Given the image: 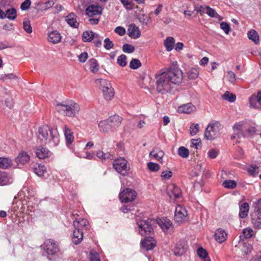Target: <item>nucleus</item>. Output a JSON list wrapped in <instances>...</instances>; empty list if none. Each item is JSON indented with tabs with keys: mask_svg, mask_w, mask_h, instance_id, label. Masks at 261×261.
<instances>
[{
	"mask_svg": "<svg viewBox=\"0 0 261 261\" xmlns=\"http://www.w3.org/2000/svg\"><path fill=\"white\" fill-rule=\"evenodd\" d=\"M62 36L57 31H52L47 35V40L53 44H57L61 42Z\"/></svg>",
	"mask_w": 261,
	"mask_h": 261,
	"instance_id": "obj_17",
	"label": "nucleus"
},
{
	"mask_svg": "<svg viewBox=\"0 0 261 261\" xmlns=\"http://www.w3.org/2000/svg\"><path fill=\"white\" fill-rule=\"evenodd\" d=\"M221 126V124L218 121L209 124L204 133L205 138L210 140L214 139L218 136Z\"/></svg>",
	"mask_w": 261,
	"mask_h": 261,
	"instance_id": "obj_8",
	"label": "nucleus"
},
{
	"mask_svg": "<svg viewBox=\"0 0 261 261\" xmlns=\"http://www.w3.org/2000/svg\"><path fill=\"white\" fill-rule=\"evenodd\" d=\"M201 140L200 139H193L191 141V147H195V149H197L200 147V143Z\"/></svg>",
	"mask_w": 261,
	"mask_h": 261,
	"instance_id": "obj_63",
	"label": "nucleus"
},
{
	"mask_svg": "<svg viewBox=\"0 0 261 261\" xmlns=\"http://www.w3.org/2000/svg\"><path fill=\"white\" fill-rule=\"evenodd\" d=\"M141 66V62L137 59H133L129 63V67L132 69H137Z\"/></svg>",
	"mask_w": 261,
	"mask_h": 261,
	"instance_id": "obj_47",
	"label": "nucleus"
},
{
	"mask_svg": "<svg viewBox=\"0 0 261 261\" xmlns=\"http://www.w3.org/2000/svg\"><path fill=\"white\" fill-rule=\"evenodd\" d=\"M249 211V205L247 202H243L239 203V217L241 218L244 219L248 215Z\"/></svg>",
	"mask_w": 261,
	"mask_h": 261,
	"instance_id": "obj_22",
	"label": "nucleus"
},
{
	"mask_svg": "<svg viewBox=\"0 0 261 261\" xmlns=\"http://www.w3.org/2000/svg\"><path fill=\"white\" fill-rule=\"evenodd\" d=\"M90 69L92 72L95 73L98 70V64L97 61L94 59H92L89 61Z\"/></svg>",
	"mask_w": 261,
	"mask_h": 261,
	"instance_id": "obj_44",
	"label": "nucleus"
},
{
	"mask_svg": "<svg viewBox=\"0 0 261 261\" xmlns=\"http://www.w3.org/2000/svg\"><path fill=\"white\" fill-rule=\"evenodd\" d=\"M175 40L173 37H168L164 40V46L168 51H171L174 47Z\"/></svg>",
	"mask_w": 261,
	"mask_h": 261,
	"instance_id": "obj_31",
	"label": "nucleus"
},
{
	"mask_svg": "<svg viewBox=\"0 0 261 261\" xmlns=\"http://www.w3.org/2000/svg\"><path fill=\"white\" fill-rule=\"evenodd\" d=\"M44 249L47 254V257L50 260H54L56 254L59 252L58 245L54 240L48 239L44 243Z\"/></svg>",
	"mask_w": 261,
	"mask_h": 261,
	"instance_id": "obj_7",
	"label": "nucleus"
},
{
	"mask_svg": "<svg viewBox=\"0 0 261 261\" xmlns=\"http://www.w3.org/2000/svg\"><path fill=\"white\" fill-rule=\"evenodd\" d=\"M31 1L30 0H25L23 2H22L20 6V8L22 10L24 11L29 9L31 6Z\"/></svg>",
	"mask_w": 261,
	"mask_h": 261,
	"instance_id": "obj_64",
	"label": "nucleus"
},
{
	"mask_svg": "<svg viewBox=\"0 0 261 261\" xmlns=\"http://www.w3.org/2000/svg\"><path fill=\"white\" fill-rule=\"evenodd\" d=\"M178 153L179 155L183 158H187L189 156V150L184 146H181L178 148Z\"/></svg>",
	"mask_w": 261,
	"mask_h": 261,
	"instance_id": "obj_45",
	"label": "nucleus"
},
{
	"mask_svg": "<svg viewBox=\"0 0 261 261\" xmlns=\"http://www.w3.org/2000/svg\"><path fill=\"white\" fill-rule=\"evenodd\" d=\"M86 14L91 17L97 15H100L102 13V8L97 5H91L86 9Z\"/></svg>",
	"mask_w": 261,
	"mask_h": 261,
	"instance_id": "obj_15",
	"label": "nucleus"
},
{
	"mask_svg": "<svg viewBox=\"0 0 261 261\" xmlns=\"http://www.w3.org/2000/svg\"><path fill=\"white\" fill-rule=\"evenodd\" d=\"M183 73L176 62H173L166 71H164V91L171 92L176 85L182 82Z\"/></svg>",
	"mask_w": 261,
	"mask_h": 261,
	"instance_id": "obj_1",
	"label": "nucleus"
},
{
	"mask_svg": "<svg viewBox=\"0 0 261 261\" xmlns=\"http://www.w3.org/2000/svg\"><path fill=\"white\" fill-rule=\"evenodd\" d=\"M227 234L222 228H218L215 232L214 237L216 241L219 243L224 242L227 238Z\"/></svg>",
	"mask_w": 261,
	"mask_h": 261,
	"instance_id": "obj_21",
	"label": "nucleus"
},
{
	"mask_svg": "<svg viewBox=\"0 0 261 261\" xmlns=\"http://www.w3.org/2000/svg\"><path fill=\"white\" fill-rule=\"evenodd\" d=\"M251 223L254 228L256 229L261 228V216L257 215V216H256V215H252Z\"/></svg>",
	"mask_w": 261,
	"mask_h": 261,
	"instance_id": "obj_35",
	"label": "nucleus"
},
{
	"mask_svg": "<svg viewBox=\"0 0 261 261\" xmlns=\"http://www.w3.org/2000/svg\"><path fill=\"white\" fill-rule=\"evenodd\" d=\"M13 180L5 172L0 171V185H8L12 184Z\"/></svg>",
	"mask_w": 261,
	"mask_h": 261,
	"instance_id": "obj_30",
	"label": "nucleus"
},
{
	"mask_svg": "<svg viewBox=\"0 0 261 261\" xmlns=\"http://www.w3.org/2000/svg\"><path fill=\"white\" fill-rule=\"evenodd\" d=\"M140 244L141 248L146 251L152 250L156 246V243L151 236H145Z\"/></svg>",
	"mask_w": 261,
	"mask_h": 261,
	"instance_id": "obj_12",
	"label": "nucleus"
},
{
	"mask_svg": "<svg viewBox=\"0 0 261 261\" xmlns=\"http://www.w3.org/2000/svg\"><path fill=\"white\" fill-rule=\"evenodd\" d=\"M33 170L36 175L41 177L44 176V173L46 172V168L45 166L39 164L34 166Z\"/></svg>",
	"mask_w": 261,
	"mask_h": 261,
	"instance_id": "obj_34",
	"label": "nucleus"
},
{
	"mask_svg": "<svg viewBox=\"0 0 261 261\" xmlns=\"http://www.w3.org/2000/svg\"><path fill=\"white\" fill-rule=\"evenodd\" d=\"M128 35L133 39H137L141 36L139 29L135 24H130L127 29Z\"/></svg>",
	"mask_w": 261,
	"mask_h": 261,
	"instance_id": "obj_19",
	"label": "nucleus"
},
{
	"mask_svg": "<svg viewBox=\"0 0 261 261\" xmlns=\"http://www.w3.org/2000/svg\"><path fill=\"white\" fill-rule=\"evenodd\" d=\"M199 74V68H192L189 71L187 72V75L190 79H196L198 77Z\"/></svg>",
	"mask_w": 261,
	"mask_h": 261,
	"instance_id": "obj_39",
	"label": "nucleus"
},
{
	"mask_svg": "<svg viewBox=\"0 0 261 261\" xmlns=\"http://www.w3.org/2000/svg\"><path fill=\"white\" fill-rule=\"evenodd\" d=\"M66 21L70 27L73 28H77L79 25V23L76 21V15L72 13L69 14L66 16Z\"/></svg>",
	"mask_w": 261,
	"mask_h": 261,
	"instance_id": "obj_27",
	"label": "nucleus"
},
{
	"mask_svg": "<svg viewBox=\"0 0 261 261\" xmlns=\"http://www.w3.org/2000/svg\"><path fill=\"white\" fill-rule=\"evenodd\" d=\"M256 129L255 127H251L245 130L242 131L238 133V137L240 138L241 136L245 138L252 137L253 135L255 133Z\"/></svg>",
	"mask_w": 261,
	"mask_h": 261,
	"instance_id": "obj_33",
	"label": "nucleus"
},
{
	"mask_svg": "<svg viewBox=\"0 0 261 261\" xmlns=\"http://www.w3.org/2000/svg\"><path fill=\"white\" fill-rule=\"evenodd\" d=\"M122 50L125 53H132L135 50V47L131 44L125 43L122 46Z\"/></svg>",
	"mask_w": 261,
	"mask_h": 261,
	"instance_id": "obj_50",
	"label": "nucleus"
},
{
	"mask_svg": "<svg viewBox=\"0 0 261 261\" xmlns=\"http://www.w3.org/2000/svg\"><path fill=\"white\" fill-rule=\"evenodd\" d=\"M98 126L100 131L103 133H110L114 130L108 119L100 121L98 124Z\"/></svg>",
	"mask_w": 261,
	"mask_h": 261,
	"instance_id": "obj_24",
	"label": "nucleus"
},
{
	"mask_svg": "<svg viewBox=\"0 0 261 261\" xmlns=\"http://www.w3.org/2000/svg\"><path fill=\"white\" fill-rule=\"evenodd\" d=\"M188 219V214L185 207L178 205L175 210V221L177 223H182L187 221Z\"/></svg>",
	"mask_w": 261,
	"mask_h": 261,
	"instance_id": "obj_11",
	"label": "nucleus"
},
{
	"mask_svg": "<svg viewBox=\"0 0 261 261\" xmlns=\"http://www.w3.org/2000/svg\"><path fill=\"white\" fill-rule=\"evenodd\" d=\"M248 38L252 40L255 44L259 43V36L257 33L254 30H251L248 33Z\"/></svg>",
	"mask_w": 261,
	"mask_h": 261,
	"instance_id": "obj_36",
	"label": "nucleus"
},
{
	"mask_svg": "<svg viewBox=\"0 0 261 261\" xmlns=\"http://www.w3.org/2000/svg\"><path fill=\"white\" fill-rule=\"evenodd\" d=\"M12 165V161L8 158L0 157V168L7 169Z\"/></svg>",
	"mask_w": 261,
	"mask_h": 261,
	"instance_id": "obj_37",
	"label": "nucleus"
},
{
	"mask_svg": "<svg viewBox=\"0 0 261 261\" xmlns=\"http://www.w3.org/2000/svg\"><path fill=\"white\" fill-rule=\"evenodd\" d=\"M103 46L107 50H110L113 47L114 43L109 38H107L104 40Z\"/></svg>",
	"mask_w": 261,
	"mask_h": 261,
	"instance_id": "obj_55",
	"label": "nucleus"
},
{
	"mask_svg": "<svg viewBox=\"0 0 261 261\" xmlns=\"http://www.w3.org/2000/svg\"><path fill=\"white\" fill-rule=\"evenodd\" d=\"M98 36V35L96 34L92 31H85L82 34V39L85 42H91L92 40L96 38Z\"/></svg>",
	"mask_w": 261,
	"mask_h": 261,
	"instance_id": "obj_29",
	"label": "nucleus"
},
{
	"mask_svg": "<svg viewBox=\"0 0 261 261\" xmlns=\"http://www.w3.org/2000/svg\"><path fill=\"white\" fill-rule=\"evenodd\" d=\"M155 222L162 229H163V221L159 218L156 219H148L146 220H138L137 222L139 233L142 236H151L153 234V229L152 224Z\"/></svg>",
	"mask_w": 261,
	"mask_h": 261,
	"instance_id": "obj_4",
	"label": "nucleus"
},
{
	"mask_svg": "<svg viewBox=\"0 0 261 261\" xmlns=\"http://www.w3.org/2000/svg\"><path fill=\"white\" fill-rule=\"evenodd\" d=\"M56 0H46L44 3V9L47 10L51 8L55 4Z\"/></svg>",
	"mask_w": 261,
	"mask_h": 261,
	"instance_id": "obj_61",
	"label": "nucleus"
},
{
	"mask_svg": "<svg viewBox=\"0 0 261 261\" xmlns=\"http://www.w3.org/2000/svg\"><path fill=\"white\" fill-rule=\"evenodd\" d=\"M117 63L121 67H125L127 64L126 56L125 55L119 56L117 58Z\"/></svg>",
	"mask_w": 261,
	"mask_h": 261,
	"instance_id": "obj_49",
	"label": "nucleus"
},
{
	"mask_svg": "<svg viewBox=\"0 0 261 261\" xmlns=\"http://www.w3.org/2000/svg\"><path fill=\"white\" fill-rule=\"evenodd\" d=\"M113 167L118 173L123 176L127 175L129 173V164L124 158L115 159L113 162Z\"/></svg>",
	"mask_w": 261,
	"mask_h": 261,
	"instance_id": "obj_6",
	"label": "nucleus"
},
{
	"mask_svg": "<svg viewBox=\"0 0 261 261\" xmlns=\"http://www.w3.org/2000/svg\"><path fill=\"white\" fill-rule=\"evenodd\" d=\"M56 109L64 116L73 117L78 114L80 108L79 104L70 100L57 103L56 105Z\"/></svg>",
	"mask_w": 261,
	"mask_h": 261,
	"instance_id": "obj_3",
	"label": "nucleus"
},
{
	"mask_svg": "<svg viewBox=\"0 0 261 261\" xmlns=\"http://www.w3.org/2000/svg\"><path fill=\"white\" fill-rule=\"evenodd\" d=\"M255 212L257 215L261 216V198L254 202Z\"/></svg>",
	"mask_w": 261,
	"mask_h": 261,
	"instance_id": "obj_54",
	"label": "nucleus"
},
{
	"mask_svg": "<svg viewBox=\"0 0 261 261\" xmlns=\"http://www.w3.org/2000/svg\"><path fill=\"white\" fill-rule=\"evenodd\" d=\"M96 155L102 162L106 159L112 160V155L109 152L105 153L102 151L99 150L96 152Z\"/></svg>",
	"mask_w": 261,
	"mask_h": 261,
	"instance_id": "obj_40",
	"label": "nucleus"
},
{
	"mask_svg": "<svg viewBox=\"0 0 261 261\" xmlns=\"http://www.w3.org/2000/svg\"><path fill=\"white\" fill-rule=\"evenodd\" d=\"M137 196L136 192L129 188L124 189L119 193V196L121 201L123 203L132 202L136 198Z\"/></svg>",
	"mask_w": 261,
	"mask_h": 261,
	"instance_id": "obj_9",
	"label": "nucleus"
},
{
	"mask_svg": "<svg viewBox=\"0 0 261 261\" xmlns=\"http://www.w3.org/2000/svg\"><path fill=\"white\" fill-rule=\"evenodd\" d=\"M220 28L223 30L226 34H228L230 31V28L229 23L226 22H222L220 23Z\"/></svg>",
	"mask_w": 261,
	"mask_h": 261,
	"instance_id": "obj_57",
	"label": "nucleus"
},
{
	"mask_svg": "<svg viewBox=\"0 0 261 261\" xmlns=\"http://www.w3.org/2000/svg\"><path fill=\"white\" fill-rule=\"evenodd\" d=\"M108 120L113 130L119 127L122 121V118L120 116L115 115L110 117Z\"/></svg>",
	"mask_w": 261,
	"mask_h": 261,
	"instance_id": "obj_23",
	"label": "nucleus"
},
{
	"mask_svg": "<svg viewBox=\"0 0 261 261\" xmlns=\"http://www.w3.org/2000/svg\"><path fill=\"white\" fill-rule=\"evenodd\" d=\"M6 18L10 20H14L17 17V13L16 9L12 8L8 9L5 13Z\"/></svg>",
	"mask_w": 261,
	"mask_h": 261,
	"instance_id": "obj_38",
	"label": "nucleus"
},
{
	"mask_svg": "<svg viewBox=\"0 0 261 261\" xmlns=\"http://www.w3.org/2000/svg\"><path fill=\"white\" fill-rule=\"evenodd\" d=\"M174 231V225L172 222L167 217H164V234L171 236Z\"/></svg>",
	"mask_w": 261,
	"mask_h": 261,
	"instance_id": "obj_25",
	"label": "nucleus"
},
{
	"mask_svg": "<svg viewBox=\"0 0 261 261\" xmlns=\"http://www.w3.org/2000/svg\"><path fill=\"white\" fill-rule=\"evenodd\" d=\"M150 155L152 156L154 159L162 162L163 152L162 151H160L158 152L156 150H153L150 152Z\"/></svg>",
	"mask_w": 261,
	"mask_h": 261,
	"instance_id": "obj_46",
	"label": "nucleus"
},
{
	"mask_svg": "<svg viewBox=\"0 0 261 261\" xmlns=\"http://www.w3.org/2000/svg\"><path fill=\"white\" fill-rule=\"evenodd\" d=\"M156 90L158 93L163 94V69L155 74Z\"/></svg>",
	"mask_w": 261,
	"mask_h": 261,
	"instance_id": "obj_13",
	"label": "nucleus"
},
{
	"mask_svg": "<svg viewBox=\"0 0 261 261\" xmlns=\"http://www.w3.org/2000/svg\"><path fill=\"white\" fill-rule=\"evenodd\" d=\"M36 154L40 159L48 158L53 155V153L48 149L42 146H39L36 149Z\"/></svg>",
	"mask_w": 261,
	"mask_h": 261,
	"instance_id": "obj_16",
	"label": "nucleus"
},
{
	"mask_svg": "<svg viewBox=\"0 0 261 261\" xmlns=\"http://www.w3.org/2000/svg\"><path fill=\"white\" fill-rule=\"evenodd\" d=\"M38 138L42 143L48 144L50 147L57 146L59 142V135L56 129L47 125H42L38 129Z\"/></svg>",
	"mask_w": 261,
	"mask_h": 261,
	"instance_id": "obj_2",
	"label": "nucleus"
},
{
	"mask_svg": "<svg viewBox=\"0 0 261 261\" xmlns=\"http://www.w3.org/2000/svg\"><path fill=\"white\" fill-rule=\"evenodd\" d=\"M237 182L236 181L233 180H225L223 182V186L224 187L229 189H233L237 187Z\"/></svg>",
	"mask_w": 261,
	"mask_h": 261,
	"instance_id": "obj_43",
	"label": "nucleus"
},
{
	"mask_svg": "<svg viewBox=\"0 0 261 261\" xmlns=\"http://www.w3.org/2000/svg\"><path fill=\"white\" fill-rule=\"evenodd\" d=\"M198 256L204 259V261H211L208 257V253L206 250L202 247H200L197 250Z\"/></svg>",
	"mask_w": 261,
	"mask_h": 261,
	"instance_id": "obj_41",
	"label": "nucleus"
},
{
	"mask_svg": "<svg viewBox=\"0 0 261 261\" xmlns=\"http://www.w3.org/2000/svg\"><path fill=\"white\" fill-rule=\"evenodd\" d=\"M195 107L191 103L179 106L178 108V111L181 113L190 114L194 111Z\"/></svg>",
	"mask_w": 261,
	"mask_h": 261,
	"instance_id": "obj_28",
	"label": "nucleus"
},
{
	"mask_svg": "<svg viewBox=\"0 0 261 261\" xmlns=\"http://www.w3.org/2000/svg\"><path fill=\"white\" fill-rule=\"evenodd\" d=\"M23 28L24 31L28 33L32 32V28L31 25L30 21L28 19H25L23 21Z\"/></svg>",
	"mask_w": 261,
	"mask_h": 261,
	"instance_id": "obj_52",
	"label": "nucleus"
},
{
	"mask_svg": "<svg viewBox=\"0 0 261 261\" xmlns=\"http://www.w3.org/2000/svg\"><path fill=\"white\" fill-rule=\"evenodd\" d=\"M258 103L257 100L256 96L255 95H252L249 98V104L251 107L253 108H256L257 103Z\"/></svg>",
	"mask_w": 261,
	"mask_h": 261,
	"instance_id": "obj_60",
	"label": "nucleus"
},
{
	"mask_svg": "<svg viewBox=\"0 0 261 261\" xmlns=\"http://www.w3.org/2000/svg\"><path fill=\"white\" fill-rule=\"evenodd\" d=\"M219 151L215 149H211L208 151V156L212 159H215L218 155Z\"/></svg>",
	"mask_w": 261,
	"mask_h": 261,
	"instance_id": "obj_58",
	"label": "nucleus"
},
{
	"mask_svg": "<svg viewBox=\"0 0 261 261\" xmlns=\"http://www.w3.org/2000/svg\"><path fill=\"white\" fill-rule=\"evenodd\" d=\"M29 160L30 156L25 151H22L19 153L15 159V162L17 164V166H19V168H20V166L25 164L29 161Z\"/></svg>",
	"mask_w": 261,
	"mask_h": 261,
	"instance_id": "obj_18",
	"label": "nucleus"
},
{
	"mask_svg": "<svg viewBox=\"0 0 261 261\" xmlns=\"http://www.w3.org/2000/svg\"><path fill=\"white\" fill-rule=\"evenodd\" d=\"M188 246L186 243L183 241H179L173 249L174 254L176 256H180L187 251Z\"/></svg>",
	"mask_w": 261,
	"mask_h": 261,
	"instance_id": "obj_14",
	"label": "nucleus"
},
{
	"mask_svg": "<svg viewBox=\"0 0 261 261\" xmlns=\"http://www.w3.org/2000/svg\"><path fill=\"white\" fill-rule=\"evenodd\" d=\"M147 168L150 171L156 172L160 169V166L157 163L148 162L147 163Z\"/></svg>",
	"mask_w": 261,
	"mask_h": 261,
	"instance_id": "obj_51",
	"label": "nucleus"
},
{
	"mask_svg": "<svg viewBox=\"0 0 261 261\" xmlns=\"http://www.w3.org/2000/svg\"><path fill=\"white\" fill-rule=\"evenodd\" d=\"M64 133L67 145H70L73 141V133L67 125L64 126Z\"/></svg>",
	"mask_w": 261,
	"mask_h": 261,
	"instance_id": "obj_32",
	"label": "nucleus"
},
{
	"mask_svg": "<svg viewBox=\"0 0 261 261\" xmlns=\"http://www.w3.org/2000/svg\"><path fill=\"white\" fill-rule=\"evenodd\" d=\"M97 85L101 89L104 98L110 100L114 96V90L112 87L110 82L106 79H97L95 81Z\"/></svg>",
	"mask_w": 261,
	"mask_h": 261,
	"instance_id": "obj_5",
	"label": "nucleus"
},
{
	"mask_svg": "<svg viewBox=\"0 0 261 261\" xmlns=\"http://www.w3.org/2000/svg\"><path fill=\"white\" fill-rule=\"evenodd\" d=\"M206 13L211 17L219 18L220 15L216 12V11L211 8L210 6L206 7Z\"/></svg>",
	"mask_w": 261,
	"mask_h": 261,
	"instance_id": "obj_48",
	"label": "nucleus"
},
{
	"mask_svg": "<svg viewBox=\"0 0 261 261\" xmlns=\"http://www.w3.org/2000/svg\"><path fill=\"white\" fill-rule=\"evenodd\" d=\"M242 234L245 239H249L253 235V230L250 228H246L242 231Z\"/></svg>",
	"mask_w": 261,
	"mask_h": 261,
	"instance_id": "obj_53",
	"label": "nucleus"
},
{
	"mask_svg": "<svg viewBox=\"0 0 261 261\" xmlns=\"http://www.w3.org/2000/svg\"><path fill=\"white\" fill-rule=\"evenodd\" d=\"M166 193L171 200L176 201L181 198V191L179 187L173 184L168 185Z\"/></svg>",
	"mask_w": 261,
	"mask_h": 261,
	"instance_id": "obj_10",
	"label": "nucleus"
},
{
	"mask_svg": "<svg viewBox=\"0 0 261 261\" xmlns=\"http://www.w3.org/2000/svg\"><path fill=\"white\" fill-rule=\"evenodd\" d=\"M222 98L223 99L226 100L230 102H233L236 99V96L235 94L230 93L229 91H226L222 95Z\"/></svg>",
	"mask_w": 261,
	"mask_h": 261,
	"instance_id": "obj_42",
	"label": "nucleus"
},
{
	"mask_svg": "<svg viewBox=\"0 0 261 261\" xmlns=\"http://www.w3.org/2000/svg\"><path fill=\"white\" fill-rule=\"evenodd\" d=\"M258 169V167L256 165L251 166L248 171L250 174L253 176H255L258 174V171H257Z\"/></svg>",
	"mask_w": 261,
	"mask_h": 261,
	"instance_id": "obj_62",
	"label": "nucleus"
},
{
	"mask_svg": "<svg viewBox=\"0 0 261 261\" xmlns=\"http://www.w3.org/2000/svg\"><path fill=\"white\" fill-rule=\"evenodd\" d=\"M139 120L137 119L138 122L137 125V127L138 128H142L144 126V125L146 123V119H147V118L145 116H142V117H139Z\"/></svg>",
	"mask_w": 261,
	"mask_h": 261,
	"instance_id": "obj_59",
	"label": "nucleus"
},
{
	"mask_svg": "<svg viewBox=\"0 0 261 261\" xmlns=\"http://www.w3.org/2000/svg\"><path fill=\"white\" fill-rule=\"evenodd\" d=\"M199 132L198 124H192L190 127V132L191 136L195 135Z\"/></svg>",
	"mask_w": 261,
	"mask_h": 261,
	"instance_id": "obj_56",
	"label": "nucleus"
},
{
	"mask_svg": "<svg viewBox=\"0 0 261 261\" xmlns=\"http://www.w3.org/2000/svg\"><path fill=\"white\" fill-rule=\"evenodd\" d=\"M83 239V232L79 229H76L73 231V236L72 238V242L75 244H79Z\"/></svg>",
	"mask_w": 261,
	"mask_h": 261,
	"instance_id": "obj_26",
	"label": "nucleus"
},
{
	"mask_svg": "<svg viewBox=\"0 0 261 261\" xmlns=\"http://www.w3.org/2000/svg\"><path fill=\"white\" fill-rule=\"evenodd\" d=\"M73 225L75 228L80 230L87 229L89 228V222L87 220L84 218L76 219L73 221Z\"/></svg>",
	"mask_w": 261,
	"mask_h": 261,
	"instance_id": "obj_20",
	"label": "nucleus"
}]
</instances>
